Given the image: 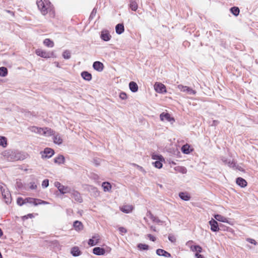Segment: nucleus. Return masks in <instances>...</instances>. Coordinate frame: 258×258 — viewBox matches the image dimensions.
Instances as JSON below:
<instances>
[{
  "label": "nucleus",
  "instance_id": "4c0bfd02",
  "mask_svg": "<svg viewBox=\"0 0 258 258\" xmlns=\"http://www.w3.org/2000/svg\"><path fill=\"white\" fill-rule=\"evenodd\" d=\"M230 11L234 16H237L239 13V9L238 7H233L230 9Z\"/></svg>",
  "mask_w": 258,
  "mask_h": 258
},
{
  "label": "nucleus",
  "instance_id": "a878e982",
  "mask_svg": "<svg viewBox=\"0 0 258 258\" xmlns=\"http://www.w3.org/2000/svg\"><path fill=\"white\" fill-rule=\"evenodd\" d=\"M53 139L54 143L56 144L60 145L62 143V139L58 134L54 135Z\"/></svg>",
  "mask_w": 258,
  "mask_h": 258
},
{
  "label": "nucleus",
  "instance_id": "4d7b16f0",
  "mask_svg": "<svg viewBox=\"0 0 258 258\" xmlns=\"http://www.w3.org/2000/svg\"><path fill=\"white\" fill-rule=\"evenodd\" d=\"M247 241L250 242V243L253 244L254 245H256L257 244L256 241L253 239L248 238L247 239Z\"/></svg>",
  "mask_w": 258,
  "mask_h": 258
},
{
  "label": "nucleus",
  "instance_id": "09e8293b",
  "mask_svg": "<svg viewBox=\"0 0 258 258\" xmlns=\"http://www.w3.org/2000/svg\"><path fill=\"white\" fill-rule=\"evenodd\" d=\"M168 239L169 241H170L171 242H175L176 241V238L175 237L172 235V234H169V236H168Z\"/></svg>",
  "mask_w": 258,
  "mask_h": 258
},
{
  "label": "nucleus",
  "instance_id": "412c9836",
  "mask_svg": "<svg viewBox=\"0 0 258 258\" xmlns=\"http://www.w3.org/2000/svg\"><path fill=\"white\" fill-rule=\"evenodd\" d=\"M129 88L131 91L133 92H136L138 90V86L137 83L135 82H131L129 83Z\"/></svg>",
  "mask_w": 258,
  "mask_h": 258
},
{
  "label": "nucleus",
  "instance_id": "dca6fc26",
  "mask_svg": "<svg viewBox=\"0 0 258 258\" xmlns=\"http://www.w3.org/2000/svg\"><path fill=\"white\" fill-rule=\"evenodd\" d=\"M73 227L75 230L77 231H80L83 229V225L82 223L78 220H76L74 222Z\"/></svg>",
  "mask_w": 258,
  "mask_h": 258
},
{
  "label": "nucleus",
  "instance_id": "b1692460",
  "mask_svg": "<svg viewBox=\"0 0 258 258\" xmlns=\"http://www.w3.org/2000/svg\"><path fill=\"white\" fill-rule=\"evenodd\" d=\"M81 76L84 80L88 81H89L92 79L91 74L86 71L83 72L81 73Z\"/></svg>",
  "mask_w": 258,
  "mask_h": 258
},
{
  "label": "nucleus",
  "instance_id": "774afa93",
  "mask_svg": "<svg viewBox=\"0 0 258 258\" xmlns=\"http://www.w3.org/2000/svg\"><path fill=\"white\" fill-rule=\"evenodd\" d=\"M0 258H2V255L1 252H0Z\"/></svg>",
  "mask_w": 258,
  "mask_h": 258
},
{
  "label": "nucleus",
  "instance_id": "423d86ee",
  "mask_svg": "<svg viewBox=\"0 0 258 258\" xmlns=\"http://www.w3.org/2000/svg\"><path fill=\"white\" fill-rule=\"evenodd\" d=\"M160 118L162 121L166 120L171 122L174 121V118L171 117L170 115L168 113L162 112L160 115Z\"/></svg>",
  "mask_w": 258,
  "mask_h": 258
},
{
  "label": "nucleus",
  "instance_id": "cd10ccee",
  "mask_svg": "<svg viewBox=\"0 0 258 258\" xmlns=\"http://www.w3.org/2000/svg\"><path fill=\"white\" fill-rule=\"evenodd\" d=\"M71 253L74 256H77L81 254V251L78 247H73L71 249Z\"/></svg>",
  "mask_w": 258,
  "mask_h": 258
},
{
  "label": "nucleus",
  "instance_id": "bb28decb",
  "mask_svg": "<svg viewBox=\"0 0 258 258\" xmlns=\"http://www.w3.org/2000/svg\"><path fill=\"white\" fill-rule=\"evenodd\" d=\"M129 6L131 9L134 11H136L138 8L137 2L134 0H130Z\"/></svg>",
  "mask_w": 258,
  "mask_h": 258
},
{
  "label": "nucleus",
  "instance_id": "7ed1b4c3",
  "mask_svg": "<svg viewBox=\"0 0 258 258\" xmlns=\"http://www.w3.org/2000/svg\"><path fill=\"white\" fill-rule=\"evenodd\" d=\"M25 202L26 203H30L34 205V206H37L39 205H47L48 204V202L44 201H42L40 199H34L32 198H27L25 199Z\"/></svg>",
  "mask_w": 258,
  "mask_h": 258
},
{
  "label": "nucleus",
  "instance_id": "a18cd8bd",
  "mask_svg": "<svg viewBox=\"0 0 258 258\" xmlns=\"http://www.w3.org/2000/svg\"><path fill=\"white\" fill-rule=\"evenodd\" d=\"M17 203L18 205L20 206L25 204V200H23L22 198H18L17 200Z\"/></svg>",
  "mask_w": 258,
  "mask_h": 258
},
{
  "label": "nucleus",
  "instance_id": "9d476101",
  "mask_svg": "<svg viewBox=\"0 0 258 258\" xmlns=\"http://www.w3.org/2000/svg\"><path fill=\"white\" fill-rule=\"evenodd\" d=\"M93 67L94 70L98 72H101L103 70L104 66L102 62L96 61L93 63Z\"/></svg>",
  "mask_w": 258,
  "mask_h": 258
},
{
  "label": "nucleus",
  "instance_id": "39448f33",
  "mask_svg": "<svg viewBox=\"0 0 258 258\" xmlns=\"http://www.w3.org/2000/svg\"><path fill=\"white\" fill-rule=\"evenodd\" d=\"M35 53L37 55L43 58H49L53 54V53L47 52L41 49H36Z\"/></svg>",
  "mask_w": 258,
  "mask_h": 258
},
{
  "label": "nucleus",
  "instance_id": "1a4fd4ad",
  "mask_svg": "<svg viewBox=\"0 0 258 258\" xmlns=\"http://www.w3.org/2000/svg\"><path fill=\"white\" fill-rule=\"evenodd\" d=\"M209 223L211 226V230L212 231L214 232H217L219 230V227L218 223L216 220L212 219L209 221Z\"/></svg>",
  "mask_w": 258,
  "mask_h": 258
},
{
  "label": "nucleus",
  "instance_id": "c9c22d12",
  "mask_svg": "<svg viewBox=\"0 0 258 258\" xmlns=\"http://www.w3.org/2000/svg\"><path fill=\"white\" fill-rule=\"evenodd\" d=\"M99 240V236H97L96 240H94L93 239H90L88 241V244L91 246H94L96 245Z\"/></svg>",
  "mask_w": 258,
  "mask_h": 258
},
{
  "label": "nucleus",
  "instance_id": "f257e3e1",
  "mask_svg": "<svg viewBox=\"0 0 258 258\" xmlns=\"http://www.w3.org/2000/svg\"><path fill=\"white\" fill-rule=\"evenodd\" d=\"M3 154L5 158L10 161L19 160L21 159L20 154L12 151H6Z\"/></svg>",
  "mask_w": 258,
  "mask_h": 258
},
{
  "label": "nucleus",
  "instance_id": "e433bc0d",
  "mask_svg": "<svg viewBox=\"0 0 258 258\" xmlns=\"http://www.w3.org/2000/svg\"><path fill=\"white\" fill-rule=\"evenodd\" d=\"M8 74V70L5 67L0 68V76L4 77H6Z\"/></svg>",
  "mask_w": 258,
  "mask_h": 258
},
{
  "label": "nucleus",
  "instance_id": "a211bd4d",
  "mask_svg": "<svg viewBox=\"0 0 258 258\" xmlns=\"http://www.w3.org/2000/svg\"><path fill=\"white\" fill-rule=\"evenodd\" d=\"M133 209V207L132 205H124L120 208V210L125 213H131Z\"/></svg>",
  "mask_w": 258,
  "mask_h": 258
},
{
  "label": "nucleus",
  "instance_id": "864d4df0",
  "mask_svg": "<svg viewBox=\"0 0 258 258\" xmlns=\"http://www.w3.org/2000/svg\"><path fill=\"white\" fill-rule=\"evenodd\" d=\"M37 185L35 183V182H30V188L31 189H35L37 188Z\"/></svg>",
  "mask_w": 258,
  "mask_h": 258
},
{
  "label": "nucleus",
  "instance_id": "ea45409f",
  "mask_svg": "<svg viewBox=\"0 0 258 258\" xmlns=\"http://www.w3.org/2000/svg\"><path fill=\"white\" fill-rule=\"evenodd\" d=\"M191 248L192 251H197V253H199L200 252H201L202 251V248L200 245H195V246H194L193 248L191 246Z\"/></svg>",
  "mask_w": 258,
  "mask_h": 258
},
{
  "label": "nucleus",
  "instance_id": "13d9d810",
  "mask_svg": "<svg viewBox=\"0 0 258 258\" xmlns=\"http://www.w3.org/2000/svg\"><path fill=\"white\" fill-rule=\"evenodd\" d=\"M33 217V215L32 214H28L26 216H24L23 217V219L24 220V219H28V218H32Z\"/></svg>",
  "mask_w": 258,
  "mask_h": 258
},
{
  "label": "nucleus",
  "instance_id": "f704fd0d",
  "mask_svg": "<svg viewBox=\"0 0 258 258\" xmlns=\"http://www.w3.org/2000/svg\"><path fill=\"white\" fill-rule=\"evenodd\" d=\"M138 248L141 250H147L149 249V246L148 245L143 243H139L137 245Z\"/></svg>",
  "mask_w": 258,
  "mask_h": 258
},
{
  "label": "nucleus",
  "instance_id": "5fc2aeb1",
  "mask_svg": "<svg viewBox=\"0 0 258 258\" xmlns=\"http://www.w3.org/2000/svg\"><path fill=\"white\" fill-rule=\"evenodd\" d=\"M147 236L149 238V239L152 241H155L156 239L155 237H154V236L150 234H148Z\"/></svg>",
  "mask_w": 258,
  "mask_h": 258
},
{
  "label": "nucleus",
  "instance_id": "aec40b11",
  "mask_svg": "<svg viewBox=\"0 0 258 258\" xmlns=\"http://www.w3.org/2000/svg\"><path fill=\"white\" fill-rule=\"evenodd\" d=\"M236 183L241 187H244L247 185L246 181L241 177H238L236 179Z\"/></svg>",
  "mask_w": 258,
  "mask_h": 258
},
{
  "label": "nucleus",
  "instance_id": "5701e85b",
  "mask_svg": "<svg viewBox=\"0 0 258 258\" xmlns=\"http://www.w3.org/2000/svg\"><path fill=\"white\" fill-rule=\"evenodd\" d=\"M58 190L62 194H64L67 193L71 192V189L69 186H65L63 185H61V187H60L58 188Z\"/></svg>",
  "mask_w": 258,
  "mask_h": 258
},
{
  "label": "nucleus",
  "instance_id": "37998d69",
  "mask_svg": "<svg viewBox=\"0 0 258 258\" xmlns=\"http://www.w3.org/2000/svg\"><path fill=\"white\" fill-rule=\"evenodd\" d=\"M152 158L154 160H158L160 161H162L164 160L163 157L161 155L153 154L152 156Z\"/></svg>",
  "mask_w": 258,
  "mask_h": 258
},
{
  "label": "nucleus",
  "instance_id": "f8f14e48",
  "mask_svg": "<svg viewBox=\"0 0 258 258\" xmlns=\"http://www.w3.org/2000/svg\"><path fill=\"white\" fill-rule=\"evenodd\" d=\"M72 197L74 198L77 202L81 203L83 201L80 194L77 191L74 190L72 192Z\"/></svg>",
  "mask_w": 258,
  "mask_h": 258
},
{
  "label": "nucleus",
  "instance_id": "58836bf2",
  "mask_svg": "<svg viewBox=\"0 0 258 258\" xmlns=\"http://www.w3.org/2000/svg\"><path fill=\"white\" fill-rule=\"evenodd\" d=\"M182 152L184 154H188L189 152V146L187 144L183 145L181 148Z\"/></svg>",
  "mask_w": 258,
  "mask_h": 258
},
{
  "label": "nucleus",
  "instance_id": "c03bdc74",
  "mask_svg": "<svg viewBox=\"0 0 258 258\" xmlns=\"http://www.w3.org/2000/svg\"><path fill=\"white\" fill-rule=\"evenodd\" d=\"M161 161H162L158 160L154 162L153 164L156 168L160 169L162 167Z\"/></svg>",
  "mask_w": 258,
  "mask_h": 258
},
{
  "label": "nucleus",
  "instance_id": "ddd939ff",
  "mask_svg": "<svg viewBox=\"0 0 258 258\" xmlns=\"http://www.w3.org/2000/svg\"><path fill=\"white\" fill-rule=\"evenodd\" d=\"M42 134L45 136H50L54 135V132L50 128L45 127L42 128Z\"/></svg>",
  "mask_w": 258,
  "mask_h": 258
},
{
  "label": "nucleus",
  "instance_id": "393cba45",
  "mask_svg": "<svg viewBox=\"0 0 258 258\" xmlns=\"http://www.w3.org/2000/svg\"><path fill=\"white\" fill-rule=\"evenodd\" d=\"M179 197L182 200L188 201L190 200V196L186 192H181L179 194Z\"/></svg>",
  "mask_w": 258,
  "mask_h": 258
},
{
  "label": "nucleus",
  "instance_id": "bf43d9fd",
  "mask_svg": "<svg viewBox=\"0 0 258 258\" xmlns=\"http://www.w3.org/2000/svg\"><path fill=\"white\" fill-rule=\"evenodd\" d=\"M61 185H62V184H61L60 182H58V181H56V182H54V186H55V187H56L57 188V189H58V188H59L60 187H61Z\"/></svg>",
  "mask_w": 258,
  "mask_h": 258
},
{
  "label": "nucleus",
  "instance_id": "c85d7f7f",
  "mask_svg": "<svg viewBox=\"0 0 258 258\" xmlns=\"http://www.w3.org/2000/svg\"><path fill=\"white\" fill-rule=\"evenodd\" d=\"M64 160L65 159L64 156L63 155H60L54 158V161L56 163L60 164L64 163Z\"/></svg>",
  "mask_w": 258,
  "mask_h": 258
},
{
  "label": "nucleus",
  "instance_id": "6e6552de",
  "mask_svg": "<svg viewBox=\"0 0 258 258\" xmlns=\"http://www.w3.org/2000/svg\"><path fill=\"white\" fill-rule=\"evenodd\" d=\"M37 5L39 9L41 11L43 15H45L47 13V8L44 5V3L40 0L37 2Z\"/></svg>",
  "mask_w": 258,
  "mask_h": 258
},
{
  "label": "nucleus",
  "instance_id": "69168bd1",
  "mask_svg": "<svg viewBox=\"0 0 258 258\" xmlns=\"http://www.w3.org/2000/svg\"><path fill=\"white\" fill-rule=\"evenodd\" d=\"M138 167H139V168L141 170V171H144V169H143V168L141 166H138Z\"/></svg>",
  "mask_w": 258,
  "mask_h": 258
},
{
  "label": "nucleus",
  "instance_id": "4468645a",
  "mask_svg": "<svg viewBox=\"0 0 258 258\" xmlns=\"http://www.w3.org/2000/svg\"><path fill=\"white\" fill-rule=\"evenodd\" d=\"M156 253L159 256H163L166 257H171V254L167 251L162 249H158L156 250Z\"/></svg>",
  "mask_w": 258,
  "mask_h": 258
},
{
  "label": "nucleus",
  "instance_id": "0e129e2a",
  "mask_svg": "<svg viewBox=\"0 0 258 258\" xmlns=\"http://www.w3.org/2000/svg\"><path fill=\"white\" fill-rule=\"evenodd\" d=\"M97 236H99L98 235H95V236H93L92 239H93L94 240H96Z\"/></svg>",
  "mask_w": 258,
  "mask_h": 258
},
{
  "label": "nucleus",
  "instance_id": "6ab92c4d",
  "mask_svg": "<svg viewBox=\"0 0 258 258\" xmlns=\"http://www.w3.org/2000/svg\"><path fill=\"white\" fill-rule=\"evenodd\" d=\"M221 160L225 165H228L230 167H233L235 165V163L230 160L227 159L225 157H222Z\"/></svg>",
  "mask_w": 258,
  "mask_h": 258
},
{
  "label": "nucleus",
  "instance_id": "f03ea898",
  "mask_svg": "<svg viewBox=\"0 0 258 258\" xmlns=\"http://www.w3.org/2000/svg\"><path fill=\"white\" fill-rule=\"evenodd\" d=\"M0 190L5 202L7 204L10 203L11 202V195L8 189L5 185H0Z\"/></svg>",
  "mask_w": 258,
  "mask_h": 258
},
{
  "label": "nucleus",
  "instance_id": "a19ab883",
  "mask_svg": "<svg viewBox=\"0 0 258 258\" xmlns=\"http://www.w3.org/2000/svg\"><path fill=\"white\" fill-rule=\"evenodd\" d=\"M62 56L64 59H69L71 57V52L69 50H65L62 54Z\"/></svg>",
  "mask_w": 258,
  "mask_h": 258
},
{
  "label": "nucleus",
  "instance_id": "4be33fe9",
  "mask_svg": "<svg viewBox=\"0 0 258 258\" xmlns=\"http://www.w3.org/2000/svg\"><path fill=\"white\" fill-rule=\"evenodd\" d=\"M124 28L123 24H118L115 26L116 33L118 34H121L124 32Z\"/></svg>",
  "mask_w": 258,
  "mask_h": 258
},
{
  "label": "nucleus",
  "instance_id": "3c124183",
  "mask_svg": "<svg viewBox=\"0 0 258 258\" xmlns=\"http://www.w3.org/2000/svg\"><path fill=\"white\" fill-rule=\"evenodd\" d=\"M178 171L182 174H185L187 172V169L184 167H180L179 168Z\"/></svg>",
  "mask_w": 258,
  "mask_h": 258
},
{
  "label": "nucleus",
  "instance_id": "9b49d317",
  "mask_svg": "<svg viewBox=\"0 0 258 258\" xmlns=\"http://www.w3.org/2000/svg\"><path fill=\"white\" fill-rule=\"evenodd\" d=\"M93 252L94 254L97 255H104L105 253V250L100 247H96L93 248Z\"/></svg>",
  "mask_w": 258,
  "mask_h": 258
},
{
  "label": "nucleus",
  "instance_id": "2eb2a0df",
  "mask_svg": "<svg viewBox=\"0 0 258 258\" xmlns=\"http://www.w3.org/2000/svg\"><path fill=\"white\" fill-rule=\"evenodd\" d=\"M101 38L105 41H108L110 39L111 36L108 31L106 30L102 31L101 34Z\"/></svg>",
  "mask_w": 258,
  "mask_h": 258
},
{
  "label": "nucleus",
  "instance_id": "72a5a7b5",
  "mask_svg": "<svg viewBox=\"0 0 258 258\" xmlns=\"http://www.w3.org/2000/svg\"><path fill=\"white\" fill-rule=\"evenodd\" d=\"M7 145V138L3 136H0V146L6 147Z\"/></svg>",
  "mask_w": 258,
  "mask_h": 258
},
{
  "label": "nucleus",
  "instance_id": "338daca9",
  "mask_svg": "<svg viewBox=\"0 0 258 258\" xmlns=\"http://www.w3.org/2000/svg\"><path fill=\"white\" fill-rule=\"evenodd\" d=\"M2 234H3L2 231V230L0 229V237L2 236Z\"/></svg>",
  "mask_w": 258,
  "mask_h": 258
},
{
  "label": "nucleus",
  "instance_id": "7c9ffc66",
  "mask_svg": "<svg viewBox=\"0 0 258 258\" xmlns=\"http://www.w3.org/2000/svg\"><path fill=\"white\" fill-rule=\"evenodd\" d=\"M102 186L104 191H109L111 188V185L108 182H104L102 183Z\"/></svg>",
  "mask_w": 258,
  "mask_h": 258
},
{
  "label": "nucleus",
  "instance_id": "0eeeda50",
  "mask_svg": "<svg viewBox=\"0 0 258 258\" xmlns=\"http://www.w3.org/2000/svg\"><path fill=\"white\" fill-rule=\"evenodd\" d=\"M154 88L155 91L158 93H163L166 92V87L164 85L160 83H156L154 85Z\"/></svg>",
  "mask_w": 258,
  "mask_h": 258
},
{
  "label": "nucleus",
  "instance_id": "473e14b6",
  "mask_svg": "<svg viewBox=\"0 0 258 258\" xmlns=\"http://www.w3.org/2000/svg\"><path fill=\"white\" fill-rule=\"evenodd\" d=\"M148 216H149V218L154 222L159 223L161 222V220L158 218L157 217L154 216L150 212H149Z\"/></svg>",
  "mask_w": 258,
  "mask_h": 258
},
{
  "label": "nucleus",
  "instance_id": "603ef678",
  "mask_svg": "<svg viewBox=\"0 0 258 258\" xmlns=\"http://www.w3.org/2000/svg\"><path fill=\"white\" fill-rule=\"evenodd\" d=\"M119 97L122 100H125L127 98V96L124 92H121L120 93Z\"/></svg>",
  "mask_w": 258,
  "mask_h": 258
},
{
  "label": "nucleus",
  "instance_id": "f3484780",
  "mask_svg": "<svg viewBox=\"0 0 258 258\" xmlns=\"http://www.w3.org/2000/svg\"><path fill=\"white\" fill-rule=\"evenodd\" d=\"M214 218L216 219V220H217L218 221L222 222L224 223H229V224L232 225V224L230 223L228 221L227 218H226L221 215H219V214L215 215Z\"/></svg>",
  "mask_w": 258,
  "mask_h": 258
},
{
  "label": "nucleus",
  "instance_id": "79ce46f5",
  "mask_svg": "<svg viewBox=\"0 0 258 258\" xmlns=\"http://www.w3.org/2000/svg\"><path fill=\"white\" fill-rule=\"evenodd\" d=\"M177 88L181 91L186 92L187 89H188V87L186 86H183L182 85H179L177 86Z\"/></svg>",
  "mask_w": 258,
  "mask_h": 258
},
{
  "label": "nucleus",
  "instance_id": "de8ad7c7",
  "mask_svg": "<svg viewBox=\"0 0 258 258\" xmlns=\"http://www.w3.org/2000/svg\"><path fill=\"white\" fill-rule=\"evenodd\" d=\"M118 230L120 233L123 235L124 233H126L127 232V230L123 227H120L118 228Z\"/></svg>",
  "mask_w": 258,
  "mask_h": 258
},
{
  "label": "nucleus",
  "instance_id": "680f3d73",
  "mask_svg": "<svg viewBox=\"0 0 258 258\" xmlns=\"http://www.w3.org/2000/svg\"><path fill=\"white\" fill-rule=\"evenodd\" d=\"M219 123V121L218 120H214L213 121V123L211 124L212 126H216Z\"/></svg>",
  "mask_w": 258,
  "mask_h": 258
},
{
  "label": "nucleus",
  "instance_id": "49530a36",
  "mask_svg": "<svg viewBox=\"0 0 258 258\" xmlns=\"http://www.w3.org/2000/svg\"><path fill=\"white\" fill-rule=\"evenodd\" d=\"M187 94H192V95H195L196 94V91L191 88L188 87V89H187L186 92Z\"/></svg>",
  "mask_w": 258,
  "mask_h": 258
},
{
  "label": "nucleus",
  "instance_id": "20e7f679",
  "mask_svg": "<svg viewBox=\"0 0 258 258\" xmlns=\"http://www.w3.org/2000/svg\"><path fill=\"white\" fill-rule=\"evenodd\" d=\"M54 152L53 150L49 148H46L43 152H41L42 158H49L52 156Z\"/></svg>",
  "mask_w": 258,
  "mask_h": 258
},
{
  "label": "nucleus",
  "instance_id": "c756f323",
  "mask_svg": "<svg viewBox=\"0 0 258 258\" xmlns=\"http://www.w3.org/2000/svg\"><path fill=\"white\" fill-rule=\"evenodd\" d=\"M31 132L35 133L38 134H42V131H43L42 128L37 127L36 126H32L29 128Z\"/></svg>",
  "mask_w": 258,
  "mask_h": 258
},
{
  "label": "nucleus",
  "instance_id": "2f4dec72",
  "mask_svg": "<svg viewBox=\"0 0 258 258\" xmlns=\"http://www.w3.org/2000/svg\"><path fill=\"white\" fill-rule=\"evenodd\" d=\"M43 43L48 47H52L54 46L53 42L48 38L45 39L43 41Z\"/></svg>",
  "mask_w": 258,
  "mask_h": 258
},
{
  "label": "nucleus",
  "instance_id": "8fccbe9b",
  "mask_svg": "<svg viewBox=\"0 0 258 258\" xmlns=\"http://www.w3.org/2000/svg\"><path fill=\"white\" fill-rule=\"evenodd\" d=\"M49 185V180L48 179H45L43 181L42 183V186L44 188L47 187Z\"/></svg>",
  "mask_w": 258,
  "mask_h": 258
},
{
  "label": "nucleus",
  "instance_id": "e2e57ef3",
  "mask_svg": "<svg viewBox=\"0 0 258 258\" xmlns=\"http://www.w3.org/2000/svg\"><path fill=\"white\" fill-rule=\"evenodd\" d=\"M150 229H151V230H152L153 231H156V227H154V226H151L150 227Z\"/></svg>",
  "mask_w": 258,
  "mask_h": 258
},
{
  "label": "nucleus",
  "instance_id": "052dcab7",
  "mask_svg": "<svg viewBox=\"0 0 258 258\" xmlns=\"http://www.w3.org/2000/svg\"><path fill=\"white\" fill-rule=\"evenodd\" d=\"M195 256L197 257V258H204L203 255H202V254L199 253H196L195 254Z\"/></svg>",
  "mask_w": 258,
  "mask_h": 258
},
{
  "label": "nucleus",
  "instance_id": "6e6d98bb",
  "mask_svg": "<svg viewBox=\"0 0 258 258\" xmlns=\"http://www.w3.org/2000/svg\"><path fill=\"white\" fill-rule=\"evenodd\" d=\"M97 10L94 9L90 14V18H93L95 16Z\"/></svg>",
  "mask_w": 258,
  "mask_h": 258
}]
</instances>
